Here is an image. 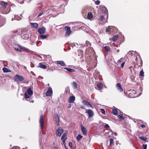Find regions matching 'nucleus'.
<instances>
[{
	"mask_svg": "<svg viewBox=\"0 0 149 149\" xmlns=\"http://www.w3.org/2000/svg\"><path fill=\"white\" fill-rule=\"evenodd\" d=\"M17 34L20 35L22 38L24 39L27 40L31 36L28 32V30L25 28L19 29L17 31Z\"/></svg>",
	"mask_w": 149,
	"mask_h": 149,
	"instance_id": "1",
	"label": "nucleus"
},
{
	"mask_svg": "<svg viewBox=\"0 0 149 149\" xmlns=\"http://www.w3.org/2000/svg\"><path fill=\"white\" fill-rule=\"evenodd\" d=\"M33 91L30 88H29L27 90L26 92L24 93L25 98L27 101H30V97L31 95L33 94Z\"/></svg>",
	"mask_w": 149,
	"mask_h": 149,
	"instance_id": "2",
	"label": "nucleus"
},
{
	"mask_svg": "<svg viewBox=\"0 0 149 149\" xmlns=\"http://www.w3.org/2000/svg\"><path fill=\"white\" fill-rule=\"evenodd\" d=\"M63 130L62 127H59L56 131V135L57 136L60 137L62 134L63 133Z\"/></svg>",
	"mask_w": 149,
	"mask_h": 149,
	"instance_id": "3",
	"label": "nucleus"
},
{
	"mask_svg": "<svg viewBox=\"0 0 149 149\" xmlns=\"http://www.w3.org/2000/svg\"><path fill=\"white\" fill-rule=\"evenodd\" d=\"M24 79L22 76L18 74H16L14 77V80L16 82L22 81Z\"/></svg>",
	"mask_w": 149,
	"mask_h": 149,
	"instance_id": "4",
	"label": "nucleus"
},
{
	"mask_svg": "<svg viewBox=\"0 0 149 149\" xmlns=\"http://www.w3.org/2000/svg\"><path fill=\"white\" fill-rule=\"evenodd\" d=\"M39 123L40 124V127L41 130H42V129L44 125V119L43 116L42 115L40 116L39 120Z\"/></svg>",
	"mask_w": 149,
	"mask_h": 149,
	"instance_id": "5",
	"label": "nucleus"
},
{
	"mask_svg": "<svg viewBox=\"0 0 149 149\" xmlns=\"http://www.w3.org/2000/svg\"><path fill=\"white\" fill-rule=\"evenodd\" d=\"M52 90L51 87H49L46 92V95L47 96H50L52 95Z\"/></svg>",
	"mask_w": 149,
	"mask_h": 149,
	"instance_id": "6",
	"label": "nucleus"
},
{
	"mask_svg": "<svg viewBox=\"0 0 149 149\" xmlns=\"http://www.w3.org/2000/svg\"><path fill=\"white\" fill-rule=\"evenodd\" d=\"M5 23V18L0 15V27L2 26Z\"/></svg>",
	"mask_w": 149,
	"mask_h": 149,
	"instance_id": "7",
	"label": "nucleus"
},
{
	"mask_svg": "<svg viewBox=\"0 0 149 149\" xmlns=\"http://www.w3.org/2000/svg\"><path fill=\"white\" fill-rule=\"evenodd\" d=\"M86 113H87L89 117H92L93 116L94 113L93 111L90 109H86Z\"/></svg>",
	"mask_w": 149,
	"mask_h": 149,
	"instance_id": "8",
	"label": "nucleus"
},
{
	"mask_svg": "<svg viewBox=\"0 0 149 149\" xmlns=\"http://www.w3.org/2000/svg\"><path fill=\"white\" fill-rule=\"evenodd\" d=\"M45 31V27L42 26V27L40 28L38 30V32L40 34H43Z\"/></svg>",
	"mask_w": 149,
	"mask_h": 149,
	"instance_id": "9",
	"label": "nucleus"
},
{
	"mask_svg": "<svg viewBox=\"0 0 149 149\" xmlns=\"http://www.w3.org/2000/svg\"><path fill=\"white\" fill-rule=\"evenodd\" d=\"M65 28L66 30L65 35L66 36H69L71 33L70 27L68 26H66L65 27Z\"/></svg>",
	"mask_w": 149,
	"mask_h": 149,
	"instance_id": "10",
	"label": "nucleus"
},
{
	"mask_svg": "<svg viewBox=\"0 0 149 149\" xmlns=\"http://www.w3.org/2000/svg\"><path fill=\"white\" fill-rule=\"evenodd\" d=\"M81 130L83 134L84 135H86L87 134V130L82 125H81Z\"/></svg>",
	"mask_w": 149,
	"mask_h": 149,
	"instance_id": "11",
	"label": "nucleus"
},
{
	"mask_svg": "<svg viewBox=\"0 0 149 149\" xmlns=\"http://www.w3.org/2000/svg\"><path fill=\"white\" fill-rule=\"evenodd\" d=\"M82 102L84 105L86 106L87 107H90L91 108L92 107V105L88 101L84 100Z\"/></svg>",
	"mask_w": 149,
	"mask_h": 149,
	"instance_id": "12",
	"label": "nucleus"
},
{
	"mask_svg": "<svg viewBox=\"0 0 149 149\" xmlns=\"http://www.w3.org/2000/svg\"><path fill=\"white\" fill-rule=\"evenodd\" d=\"M116 87L118 90L119 91L121 92L123 91V89L122 88L120 83H118L116 84Z\"/></svg>",
	"mask_w": 149,
	"mask_h": 149,
	"instance_id": "13",
	"label": "nucleus"
},
{
	"mask_svg": "<svg viewBox=\"0 0 149 149\" xmlns=\"http://www.w3.org/2000/svg\"><path fill=\"white\" fill-rule=\"evenodd\" d=\"M55 121L58 125L60 121L59 117L58 114H55Z\"/></svg>",
	"mask_w": 149,
	"mask_h": 149,
	"instance_id": "14",
	"label": "nucleus"
},
{
	"mask_svg": "<svg viewBox=\"0 0 149 149\" xmlns=\"http://www.w3.org/2000/svg\"><path fill=\"white\" fill-rule=\"evenodd\" d=\"M75 100V97L74 96H70L68 99V102L70 103H73Z\"/></svg>",
	"mask_w": 149,
	"mask_h": 149,
	"instance_id": "15",
	"label": "nucleus"
},
{
	"mask_svg": "<svg viewBox=\"0 0 149 149\" xmlns=\"http://www.w3.org/2000/svg\"><path fill=\"white\" fill-rule=\"evenodd\" d=\"M30 25L32 27L37 28L38 27V24L36 23H30Z\"/></svg>",
	"mask_w": 149,
	"mask_h": 149,
	"instance_id": "16",
	"label": "nucleus"
},
{
	"mask_svg": "<svg viewBox=\"0 0 149 149\" xmlns=\"http://www.w3.org/2000/svg\"><path fill=\"white\" fill-rule=\"evenodd\" d=\"M100 8L104 13H107V14H108L107 9L104 6H102L100 7Z\"/></svg>",
	"mask_w": 149,
	"mask_h": 149,
	"instance_id": "17",
	"label": "nucleus"
},
{
	"mask_svg": "<svg viewBox=\"0 0 149 149\" xmlns=\"http://www.w3.org/2000/svg\"><path fill=\"white\" fill-rule=\"evenodd\" d=\"M0 4L4 8H6V6H7L8 5V3L7 2L3 1L0 2Z\"/></svg>",
	"mask_w": 149,
	"mask_h": 149,
	"instance_id": "18",
	"label": "nucleus"
},
{
	"mask_svg": "<svg viewBox=\"0 0 149 149\" xmlns=\"http://www.w3.org/2000/svg\"><path fill=\"white\" fill-rule=\"evenodd\" d=\"M57 64H59L62 66H65V64L64 62L62 61H57Z\"/></svg>",
	"mask_w": 149,
	"mask_h": 149,
	"instance_id": "19",
	"label": "nucleus"
},
{
	"mask_svg": "<svg viewBox=\"0 0 149 149\" xmlns=\"http://www.w3.org/2000/svg\"><path fill=\"white\" fill-rule=\"evenodd\" d=\"M87 17L88 19H92L93 17L92 13L91 12H89L88 14Z\"/></svg>",
	"mask_w": 149,
	"mask_h": 149,
	"instance_id": "20",
	"label": "nucleus"
},
{
	"mask_svg": "<svg viewBox=\"0 0 149 149\" xmlns=\"http://www.w3.org/2000/svg\"><path fill=\"white\" fill-rule=\"evenodd\" d=\"M39 67L41 68H42V69H45L47 68V66L45 65L42 64L41 63H40L39 64Z\"/></svg>",
	"mask_w": 149,
	"mask_h": 149,
	"instance_id": "21",
	"label": "nucleus"
},
{
	"mask_svg": "<svg viewBox=\"0 0 149 149\" xmlns=\"http://www.w3.org/2000/svg\"><path fill=\"white\" fill-rule=\"evenodd\" d=\"M67 138L66 134L65 133H63L61 137V139L64 141L66 140Z\"/></svg>",
	"mask_w": 149,
	"mask_h": 149,
	"instance_id": "22",
	"label": "nucleus"
},
{
	"mask_svg": "<svg viewBox=\"0 0 149 149\" xmlns=\"http://www.w3.org/2000/svg\"><path fill=\"white\" fill-rule=\"evenodd\" d=\"M47 36L46 35H44L42 34H40L38 36V38L39 39H45L47 38Z\"/></svg>",
	"mask_w": 149,
	"mask_h": 149,
	"instance_id": "23",
	"label": "nucleus"
},
{
	"mask_svg": "<svg viewBox=\"0 0 149 149\" xmlns=\"http://www.w3.org/2000/svg\"><path fill=\"white\" fill-rule=\"evenodd\" d=\"M97 86L99 90H101L103 86L102 83H99L97 84Z\"/></svg>",
	"mask_w": 149,
	"mask_h": 149,
	"instance_id": "24",
	"label": "nucleus"
},
{
	"mask_svg": "<svg viewBox=\"0 0 149 149\" xmlns=\"http://www.w3.org/2000/svg\"><path fill=\"white\" fill-rule=\"evenodd\" d=\"M64 69L66 70H68V71L69 72H74L75 71V70H74L73 69L69 68H64Z\"/></svg>",
	"mask_w": 149,
	"mask_h": 149,
	"instance_id": "25",
	"label": "nucleus"
},
{
	"mask_svg": "<svg viewBox=\"0 0 149 149\" xmlns=\"http://www.w3.org/2000/svg\"><path fill=\"white\" fill-rule=\"evenodd\" d=\"M3 70L4 72H11L10 70L4 67L3 68Z\"/></svg>",
	"mask_w": 149,
	"mask_h": 149,
	"instance_id": "26",
	"label": "nucleus"
},
{
	"mask_svg": "<svg viewBox=\"0 0 149 149\" xmlns=\"http://www.w3.org/2000/svg\"><path fill=\"white\" fill-rule=\"evenodd\" d=\"M112 113L115 115H117L118 113L117 109H113L112 110Z\"/></svg>",
	"mask_w": 149,
	"mask_h": 149,
	"instance_id": "27",
	"label": "nucleus"
},
{
	"mask_svg": "<svg viewBox=\"0 0 149 149\" xmlns=\"http://www.w3.org/2000/svg\"><path fill=\"white\" fill-rule=\"evenodd\" d=\"M118 38V35H115L113 36L112 38V40L113 41H115Z\"/></svg>",
	"mask_w": 149,
	"mask_h": 149,
	"instance_id": "28",
	"label": "nucleus"
},
{
	"mask_svg": "<svg viewBox=\"0 0 149 149\" xmlns=\"http://www.w3.org/2000/svg\"><path fill=\"white\" fill-rule=\"evenodd\" d=\"M105 49V50L107 51H109L110 50V48L109 46H105L103 47Z\"/></svg>",
	"mask_w": 149,
	"mask_h": 149,
	"instance_id": "29",
	"label": "nucleus"
},
{
	"mask_svg": "<svg viewBox=\"0 0 149 149\" xmlns=\"http://www.w3.org/2000/svg\"><path fill=\"white\" fill-rule=\"evenodd\" d=\"M72 85L73 86V87L75 89H76L77 88V83L75 82H73L72 84Z\"/></svg>",
	"mask_w": 149,
	"mask_h": 149,
	"instance_id": "30",
	"label": "nucleus"
},
{
	"mask_svg": "<svg viewBox=\"0 0 149 149\" xmlns=\"http://www.w3.org/2000/svg\"><path fill=\"white\" fill-rule=\"evenodd\" d=\"M110 144L111 146H112L114 144L113 140L112 139H110Z\"/></svg>",
	"mask_w": 149,
	"mask_h": 149,
	"instance_id": "31",
	"label": "nucleus"
},
{
	"mask_svg": "<svg viewBox=\"0 0 149 149\" xmlns=\"http://www.w3.org/2000/svg\"><path fill=\"white\" fill-rule=\"evenodd\" d=\"M82 138V136L80 134H79L77 136V139L78 141H79Z\"/></svg>",
	"mask_w": 149,
	"mask_h": 149,
	"instance_id": "32",
	"label": "nucleus"
},
{
	"mask_svg": "<svg viewBox=\"0 0 149 149\" xmlns=\"http://www.w3.org/2000/svg\"><path fill=\"white\" fill-rule=\"evenodd\" d=\"M118 118L121 120H124L125 119L124 117L120 115H118L117 116Z\"/></svg>",
	"mask_w": 149,
	"mask_h": 149,
	"instance_id": "33",
	"label": "nucleus"
},
{
	"mask_svg": "<svg viewBox=\"0 0 149 149\" xmlns=\"http://www.w3.org/2000/svg\"><path fill=\"white\" fill-rule=\"evenodd\" d=\"M14 48L16 50L19 51L20 52H21V51L20 49V46H19L18 47H15Z\"/></svg>",
	"mask_w": 149,
	"mask_h": 149,
	"instance_id": "34",
	"label": "nucleus"
},
{
	"mask_svg": "<svg viewBox=\"0 0 149 149\" xmlns=\"http://www.w3.org/2000/svg\"><path fill=\"white\" fill-rule=\"evenodd\" d=\"M86 44L87 45V46L89 47H90L91 46V43L87 41L86 42Z\"/></svg>",
	"mask_w": 149,
	"mask_h": 149,
	"instance_id": "35",
	"label": "nucleus"
},
{
	"mask_svg": "<svg viewBox=\"0 0 149 149\" xmlns=\"http://www.w3.org/2000/svg\"><path fill=\"white\" fill-rule=\"evenodd\" d=\"M123 59V58H122L120 60H118L117 61V64H120L122 62Z\"/></svg>",
	"mask_w": 149,
	"mask_h": 149,
	"instance_id": "36",
	"label": "nucleus"
},
{
	"mask_svg": "<svg viewBox=\"0 0 149 149\" xmlns=\"http://www.w3.org/2000/svg\"><path fill=\"white\" fill-rule=\"evenodd\" d=\"M100 112H101L103 114H104L105 113V111L104 109H100Z\"/></svg>",
	"mask_w": 149,
	"mask_h": 149,
	"instance_id": "37",
	"label": "nucleus"
},
{
	"mask_svg": "<svg viewBox=\"0 0 149 149\" xmlns=\"http://www.w3.org/2000/svg\"><path fill=\"white\" fill-rule=\"evenodd\" d=\"M144 72L143 71H141L139 73V75L141 76H144L143 75Z\"/></svg>",
	"mask_w": 149,
	"mask_h": 149,
	"instance_id": "38",
	"label": "nucleus"
},
{
	"mask_svg": "<svg viewBox=\"0 0 149 149\" xmlns=\"http://www.w3.org/2000/svg\"><path fill=\"white\" fill-rule=\"evenodd\" d=\"M139 138L141 140H143L144 141H146V139L144 137H139Z\"/></svg>",
	"mask_w": 149,
	"mask_h": 149,
	"instance_id": "39",
	"label": "nucleus"
},
{
	"mask_svg": "<svg viewBox=\"0 0 149 149\" xmlns=\"http://www.w3.org/2000/svg\"><path fill=\"white\" fill-rule=\"evenodd\" d=\"M147 145L146 144H143L142 147L143 149H147Z\"/></svg>",
	"mask_w": 149,
	"mask_h": 149,
	"instance_id": "40",
	"label": "nucleus"
},
{
	"mask_svg": "<svg viewBox=\"0 0 149 149\" xmlns=\"http://www.w3.org/2000/svg\"><path fill=\"white\" fill-rule=\"evenodd\" d=\"M20 49H24V50H28V49L25 47H24L23 46H20Z\"/></svg>",
	"mask_w": 149,
	"mask_h": 149,
	"instance_id": "41",
	"label": "nucleus"
},
{
	"mask_svg": "<svg viewBox=\"0 0 149 149\" xmlns=\"http://www.w3.org/2000/svg\"><path fill=\"white\" fill-rule=\"evenodd\" d=\"M100 3V1L99 0H97L95 1V3L96 5H98Z\"/></svg>",
	"mask_w": 149,
	"mask_h": 149,
	"instance_id": "42",
	"label": "nucleus"
},
{
	"mask_svg": "<svg viewBox=\"0 0 149 149\" xmlns=\"http://www.w3.org/2000/svg\"><path fill=\"white\" fill-rule=\"evenodd\" d=\"M17 1L20 3H23L24 0H17Z\"/></svg>",
	"mask_w": 149,
	"mask_h": 149,
	"instance_id": "43",
	"label": "nucleus"
},
{
	"mask_svg": "<svg viewBox=\"0 0 149 149\" xmlns=\"http://www.w3.org/2000/svg\"><path fill=\"white\" fill-rule=\"evenodd\" d=\"M43 11H41L40 13H39V15L38 16V17H39L40 16H41L42 15H43Z\"/></svg>",
	"mask_w": 149,
	"mask_h": 149,
	"instance_id": "44",
	"label": "nucleus"
},
{
	"mask_svg": "<svg viewBox=\"0 0 149 149\" xmlns=\"http://www.w3.org/2000/svg\"><path fill=\"white\" fill-rule=\"evenodd\" d=\"M104 19V17L103 15H101L100 17V19L101 21H102Z\"/></svg>",
	"mask_w": 149,
	"mask_h": 149,
	"instance_id": "45",
	"label": "nucleus"
},
{
	"mask_svg": "<svg viewBox=\"0 0 149 149\" xmlns=\"http://www.w3.org/2000/svg\"><path fill=\"white\" fill-rule=\"evenodd\" d=\"M125 62H123L122 63L121 65V68H123L124 67V64H125Z\"/></svg>",
	"mask_w": 149,
	"mask_h": 149,
	"instance_id": "46",
	"label": "nucleus"
},
{
	"mask_svg": "<svg viewBox=\"0 0 149 149\" xmlns=\"http://www.w3.org/2000/svg\"><path fill=\"white\" fill-rule=\"evenodd\" d=\"M69 146L70 148H72V143L71 142H69Z\"/></svg>",
	"mask_w": 149,
	"mask_h": 149,
	"instance_id": "47",
	"label": "nucleus"
},
{
	"mask_svg": "<svg viewBox=\"0 0 149 149\" xmlns=\"http://www.w3.org/2000/svg\"><path fill=\"white\" fill-rule=\"evenodd\" d=\"M111 29L110 28H107L106 32H108V31H111Z\"/></svg>",
	"mask_w": 149,
	"mask_h": 149,
	"instance_id": "48",
	"label": "nucleus"
},
{
	"mask_svg": "<svg viewBox=\"0 0 149 149\" xmlns=\"http://www.w3.org/2000/svg\"><path fill=\"white\" fill-rule=\"evenodd\" d=\"M11 149H19V147L16 146V147H13Z\"/></svg>",
	"mask_w": 149,
	"mask_h": 149,
	"instance_id": "49",
	"label": "nucleus"
},
{
	"mask_svg": "<svg viewBox=\"0 0 149 149\" xmlns=\"http://www.w3.org/2000/svg\"><path fill=\"white\" fill-rule=\"evenodd\" d=\"M105 127H106V128H110V127L109 126V125H108L107 124H106L105 125Z\"/></svg>",
	"mask_w": 149,
	"mask_h": 149,
	"instance_id": "50",
	"label": "nucleus"
},
{
	"mask_svg": "<svg viewBox=\"0 0 149 149\" xmlns=\"http://www.w3.org/2000/svg\"><path fill=\"white\" fill-rule=\"evenodd\" d=\"M141 127H142L143 128H144V127H145L146 126L145 125H141Z\"/></svg>",
	"mask_w": 149,
	"mask_h": 149,
	"instance_id": "51",
	"label": "nucleus"
},
{
	"mask_svg": "<svg viewBox=\"0 0 149 149\" xmlns=\"http://www.w3.org/2000/svg\"><path fill=\"white\" fill-rule=\"evenodd\" d=\"M80 107H81V109H85V107H84V106H80Z\"/></svg>",
	"mask_w": 149,
	"mask_h": 149,
	"instance_id": "52",
	"label": "nucleus"
},
{
	"mask_svg": "<svg viewBox=\"0 0 149 149\" xmlns=\"http://www.w3.org/2000/svg\"><path fill=\"white\" fill-rule=\"evenodd\" d=\"M63 141V144L64 145V146H65V145H66L65 141Z\"/></svg>",
	"mask_w": 149,
	"mask_h": 149,
	"instance_id": "53",
	"label": "nucleus"
},
{
	"mask_svg": "<svg viewBox=\"0 0 149 149\" xmlns=\"http://www.w3.org/2000/svg\"><path fill=\"white\" fill-rule=\"evenodd\" d=\"M71 104H70L68 106V108H70L71 107Z\"/></svg>",
	"mask_w": 149,
	"mask_h": 149,
	"instance_id": "54",
	"label": "nucleus"
},
{
	"mask_svg": "<svg viewBox=\"0 0 149 149\" xmlns=\"http://www.w3.org/2000/svg\"><path fill=\"white\" fill-rule=\"evenodd\" d=\"M113 134H114V135L116 136L117 135V133L116 132H115L114 133H113Z\"/></svg>",
	"mask_w": 149,
	"mask_h": 149,
	"instance_id": "55",
	"label": "nucleus"
},
{
	"mask_svg": "<svg viewBox=\"0 0 149 149\" xmlns=\"http://www.w3.org/2000/svg\"><path fill=\"white\" fill-rule=\"evenodd\" d=\"M132 52H131V51H130V52H129L128 54H132Z\"/></svg>",
	"mask_w": 149,
	"mask_h": 149,
	"instance_id": "56",
	"label": "nucleus"
},
{
	"mask_svg": "<svg viewBox=\"0 0 149 149\" xmlns=\"http://www.w3.org/2000/svg\"><path fill=\"white\" fill-rule=\"evenodd\" d=\"M64 147L65 149H68V148L66 147V145H65V146H64Z\"/></svg>",
	"mask_w": 149,
	"mask_h": 149,
	"instance_id": "57",
	"label": "nucleus"
},
{
	"mask_svg": "<svg viewBox=\"0 0 149 149\" xmlns=\"http://www.w3.org/2000/svg\"><path fill=\"white\" fill-rule=\"evenodd\" d=\"M30 102H31L32 103H33L34 102V101L32 100V101H30Z\"/></svg>",
	"mask_w": 149,
	"mask_h": 149,
	"instance_id": "58",
	"label": "nucleus"
},
{
	"mask_svg": "<svg viewBox=\"0 0 149 149\" xmlns=\"http://www.w3.org/2000/svg\"><path fill=\"white\" fill-rule=\"evenodd\" d=\"M54 148H55V149H58V148L55 146H54Z\"/></svg>",
	"mask_w": 149,
	"mask_h": 149,
	"instance_id": "59",
	"label": "nucleus"
},
{
	"mask_svg": "<svg viewBox=\"0 0 149 149\" xmlns=\"http://www.w3.org/2000/svg\"><path fill=\"white\" fill-rule=\"evenodd\" d=\"M119 51H119V49H118V50H117V52H119Z\"/></svg>",
	"mask_w": 149,
	"mask_h": 149,
	"instance_id": "60",
	"label": "nucleus"
},
{
	"mask_svg": "<svg viewBox=\"0 0 149 149\" xmlns=\"http://www.w3.org/2000/svg\"><path fill=\"white\" fill-rule=\"evenodd\" d=\"M130 96L131 97H135L134 96H131L130 95Z\"/></svg>",
	"mask_w": 149,
	"mask_h": 149,
	"instance_id": "61",
	"label": "nucleus"
},
{
	"mask_svg": "<svg viewBox=\"0 0 149 149\" xmlns=\"http://www.w3.org/2000/svg\"><path fill=\"white\" fill-rule=\"evenodd\" d=\"M110 131H111L112 132H113L111 129H110Z\"/></svg>",
	"mask_w": 149,
	"mask_h": 149,
	"instance_id": "62",
	"label": "nucleus"
},
{
	"mask_svg": "<svg viewBox=\"0 0 149 149\" xmlns=\"http://www.w3.org/2000/svg\"><path fill=\"white\" fill-rule=\"evenodd\" d=\"M53 144L54 145V144H55V143H53Z\"/></svg>",
	"mask_w": 149,
	"mask_h": 149,
	"instance_id": "63",
	"label": "nucleus"
}]
</instances>
